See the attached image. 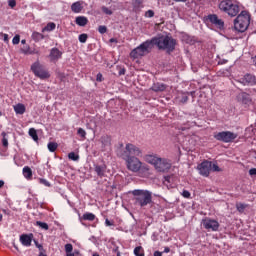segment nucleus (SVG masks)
I'll use <instances>...</instances> for the list:
<instances>
[{"label":"nucleus","mask_w":256,"mask_h":256,"mask_svg":"<svg viewBox=\"0 0 256 256\" xmlns=\"http://www.w3.org/2000/svg\"><path fill=\"white\" fill-rule=\"evenodd\" d=\"M75 23L79 27H85V25H87V23H89V19H87V17H85V16H78L75 19Z\"/></svg>","instance_id":"21"},{"label":"nucleus","mask_w":256,"mask_h":256,"mask_svg":"<svg viewBox=\"0 0 256 256\" xmlns=\"http://www.w3.org/2000/svg\"><path fill=\"white\" fill-rule=\"evenodd\" d=\"M249 175H256V168H251L249 170Z\"/></svg>","instance_id":"53"},{"label":"nucleus","mask_w":256,"mask_h":256,"mask_svg":"<svg viewBox=\"0 0 256 256\" xmlns=\"http://www.w3.org/2000/svg\"><path fill=\"white\" fill-rule=\"evenodd\" d=\"M237 138V134L231 131H222L214 134L216 141H222V143H233Z\"/></svg>","instance_id":"10"},{"label":"nucleus","mask_w":256,"mask_h":256,"mask_svg":"<svg viewBox=\"0 0 256 256\" xmlns=\"http://www.w3.org/2000/svg\"><path fill=\"white\" fill-rule=\"evenodd\" d=\"M218 9L222 13H226L229 17H237L239 15V4L235 0H222L218 4Z\"/></svg>","instance_id":"4"},{"label":"nucleus","mask_w":256,"mask_h":256,"mask_svg":"<svg viewBox=\"0 0 256 256\" xmlns=\"http://www.w3.org/2000/svg\"><path fill=\"white\" fill-rule=\"evenodd\" d=\"M98 31L101 35H104V33H107V26H99Z\"/></svg>","instance_id":"45"},{"label":"nucleus","mask_w":256,"mask_h":256,"mask_svg":"<svg viewBox=\"0 0 256 256\" xmlns=\"http://www.w3.org/2000/svg\"><path fill=\"white\" fill-rule=\"evenodd\" d=\"M38 256H46V255L43 254V252H40V254Z\"/></svg>","instance_id":"63"},{"label":"nucleus","mask_w":256,"mask_h":256,"mask_svg":"<svg viewBox=\"0 0 256 256\" xmlns=\"http://www.w3.org/2000/svg\"><path fill=\"white\" fill-rule=\"evenodd\" d=\"M146 161L147 163H150V165H154L156 171H159L160 173H167V171L171 169V160L166 158H159L154 155H147Z\"/></svg>","instance_id":"3"},{"label":"nucleus","mask_w":256,"mask_h":256,"mask_svg":"<svg viewBox=\"0 0 256 256\" xmlns=\"http://www.w3.org/2000/svg\"><path fill=\"white\" fill-rule=\"evenodd\" d=\"M96 81H98L99 83H101V81H103V74L98 73L96 76Z\"/></svg>","instance_id":"51"},{"label":"nucleus","mask_w":256,"mask_h":256,"mask_svg":"<svg viewBox=\"0 0 256 256\" xmlns=\"http://www.w3.org/2000/svg\"><path fill=\"white\" fill-rule=\"evenodd\" d=\"M33 241V234H22L20 236V243L24 245V247H31V243Z\"/></svg>","instance_id":"16"},{"label":"nucleus","mask_w":256,"mask_h":256,"mask_svg":"<svg viewBox=\"0 0 256 256\" xmlns=\"http://www.w3.org/2000/svg\"><path fill=\"white\" fill-rule=\"evenodd\" d=\"M94 171L100 179H103V177H105V173H107V166L105 164H96L94 165Z\"/></svg>","instance_id":"17"},{"label":"nucleus","mask_w":256,"mask_h":256,"mask_svg":"<svg viewBox=\"0 0 256 256\" xmlns=\"http://www.w3.org/2000/svg\"><path fill=\"white\" fill-rule=\"evenodd\" d=\"M151 49H153L152 40H146L130 52V57L131 59H139L141 57H145V55L151 53Z\"/></svg>","instance_id":"6"},{"label":"nucleus","mask_w":256,"mask_h":256,"mask_svg":"<svg viewBox=\"0 0 256 256\" xmlns=\"http://www.w3.org/2000/svg\"><path fill=\"white\" fill-rule=\"evenodd\" d=\"M80 221H95V214L86 212L80 217Z\"/></svg>","instance_id":"23"},{"label":"nucleus","mask_w":256,"mask_h":256,"mask_svg":"<svg viewBox=\"0 0 256 256\" xmlns=\"http://www.w3.org/2000/svg\"><path fill=\"white\" fill-rule=\"evenodd\" d=\"M21 43H22V45H25V43H27V40L23 39V40H21Z\"/></svg>","instance_id":"61"},{"label":"nucleus","mask_w":256,"mask_h":256,"mask_svg":"<svg viewBox=\"0 0 256 256\" xmlns=\"http://www.w3.org/2000/svg\"><path fill=\"white\" fill-rule=\"evenodd\" d=\"M121 159H131L135 157H143V151L134 144L128 143L125 146V150L120 153Z\"/></svg>","instance_id":"7"},{"label":"nucleus","mask_w":256,"mask_h":256,"mask_svg":"<svg viewBox=\"0 0 256 256\" xmlns=\"http://www.w3.org/2000/svg\"><path fill=\"white\" fill-rule=\"evenodd\" d=\"M153 256H163V252L155 251Z\"/></svg>","instance_id":"54"},{"label":"nucleus","mask_w":256,"mask_h":256,"mask_svg":"<svg viewBox=\"0 0 256 256\" xmlns=\"http://www.w3.org/2000/svg\"><path fill=\"white\" fill-rule=\"evenodd\" d=\"M21 52L24 53V55H33V51H31L29 45H26L23 48H21Z\"/></svg>","instance_id":"34"},{"label":"nucleus","mask_w":256,"mask_h":256,"mask_svg":"<svg viewBox=\"0 0 256 256\" xmlns=\"http://www.w3.org/2000/svg\"><path fill=\"white\" fill-rule=\"evenodd\" d=\"M102 11L105 15H113V11L109 10L106 6H102Z\"/></svg>","instance_id":"42"},{"label":"nucleus","mask_w":256,"mask_h":256,"mask_svg":"<svg viewBox=\"0 0 256 256\" xmlns=\"http://www.w3.org/2000/svg\"><path fill=\"white\" fill-rule=\"evenodd\" d=\"M100 143L102 147V151H109L111 149V136L109 135H103L100 138Z\"/></svg>","instance_id":"15"},{"label":"nucleus","mask_w":256,"mask_h":256,"mask_svg":"<svg viewBox=\"0 0 256 256\" xmlns=\"http://www.w3.org/2000/svg\"><path fill=\"white\" fill-rule=\"evenodd\" d=\"M239 83H242V85H256V78L253 74H246L244 77L239 79Z\"/></svg>","instance_id":"14"},{"label":"nucleus","mask_w":256,"mask_h":256,"mask_svg":"<svg viewBox=\"0 0 256 256\" xmlns=\"http://www.w3.org/2000/svg\"><path fill=\"white\" fill-rule=\"evenodd\" d=\"M175 3H187V0H173Z\"/></svg>","instance_id":"57"},{"label":"nucleus","mask_w":256,"mask_h":256,"mask_svg":"<svg viewBox=\"0 0 256 256\" xmlns=\"http://www.w3.org/2000/svg\"><path fill=\"white\" fill-rule=\"evenodd\" d=\"M34 243H35L36 247L39 249V251H43V245L39 244V242L37 240H34Z\"/></svg>","instance_id":"52"},{"label":"nucleus","mask_w":256,"mask_h":256,"mask_svg":"<svg viewBox=\"0 0 256 256\" xmlns=\"http://www.w3.org/2000/svg\"><path fill=\"white\" fill-rule=\"evenodd\" d=\"M182 103H187L189 101V96L182 94L181 100Z\"/></svg>","instance_id":"50"},{"label":"nucleus","mask_w":256,"mask_h":256,"mask_svg":"<svg viewBox=\"0 0 256 256\" xmlns=\"http://www.w3.org/2000/svg\"><path fill=\"white\" fill-rule=\"evenodd\" d=\"M8 5H9V7H11V9H13V8H15L17 6V1L9 0L8 1Z\"/></svg>","instance_id":"49"},{"label":"nucleus","mask_w":256,"mask_h":256,"mask_svg":"<svg viewBox=\"0 0 256 256\" xmlns=\"http://www.w3.org/2000/svg\"><path fill=\"white\" fill-rule=\"evenodd\" d=\"M251 24V15L247 11H242L234 20V28L239 33H245Z\"/></svg>","instance_id":"5"},{"label":"nucleus","mask_w":256,"mask_h":256,"mask_svg":"<svg viewBox=\"0 0 256 256\" xmlns=\"http://www.w3.org/2000/svg\"><path fill=\"white\" fill-rule=\"evenodd\" d=\"M62 55H63V52H61L59 50V48H52L50 50L49 57H50L51 61H59V59H61Z\"/></svg>","instance_id":"18"},{"label":"nucleus","mask_w":256,"mask_h":256,"mask_svg":"<svg viewBox=\"0 0 256 256\" xmlns=\"http://www.w3.org/2000/svg\"><path fill=\"white\" fill-rule=\"evenodd\" d=\"M134 255H136V256H145V250H143V247L138 246L134 249Z\"/></svg>","instance_id":"31"},{"label":"nucleus","mask_w":256,"mask_h":256,"mask_svg":"<svg viewBox=\"0 0 256 256\" xmlns=\"http://www.w3.org/2000/svg\"><path fill=\"white\" fill-rule=\"evenodd\" d=\"M152 91L155 93H161L167 89V85L161 82L154 83L153 86L151 87Z\"/></svg>","instance_id":"19"},{"label":"nucleus","mask_w":256,"mask_h":256,"mask_svg":"<svg viewBox=\"0 0 256 256\" xmlns=\"http://www.w3.org/2000/svg\"><path fill=\"white\" fill-rule=\"evenodd\" d=\"M57 25L54 22H49L43 29L42 33H45V31H55V28Z\"/></svg>","instance_id":"28"},{"label":"nucleus","mask_w":256,"mask_h":256,"mask_svg":"<svg viewBox=\"0 0 256 256\" xmlns=\"http://www.w3.org/2000/svg\"><path fill=\"white\" fill-rule=\"evenodd\" d=\"M93 256H99L97 253H94Z\"/></svg>","instance_id":"64"},{"label":"nucleus","mask_w":256,"mask_h":256,"mask_svg":"<svg viewBox=\"0 0 256 256\" xmlns=\"http://www.w3.org/2000/svg\"><path fill=\"white\" fill-rule=\"evenodd\" d=\"M58 147H59V145L57 144V142H49L48 143V150L50 151V153H55V151H57Z\"/></svg>","instance_id":"30"},{"label":"nucleus","mask_w":256,"mask_h":256,"mask_svg":"<svg viewBox=\"0 0 256 256\" xmlns=\"http://www.w3.org/2000/svg\"><path fill=\"white\" fill-rule=\"evenodd\" d=\"M207 19L212 25H215L217 29L225 28V22L223 19H220L217 14H210L207 16Z\"/></svg>","instance_id":"13"},{"label":"nucleus","mask_w":256,"mask_h":256,"mask_svg":"<svg viewBox=\"0 0 256 256\" xmlns=\"http://www.w3.org/2000/svg\"><path fill=\"white\" fill-rule=\"evenodd\" d=\"M20 41H21V36L19 35H15L14 38L12 39L13 45H19Z\"/></svg>","instance_id":"40"},{"label":"nucleus","mask_w":256,"mask_h":256,"mask_svg":"<svg viewBox=\"0 0 256 256\" xmlns=\"http://www.w3.org/2000/svg\"><path fill=\"white\" fill-rule=\"evenodd\" d=\"M37 227H40V229H44V231H49V224L41 221L36 222Z\"/></svg>","instance_id":"32"},{"label":"nucleus","mask_w":256,"mask_h":256,"mask_svg":"<svg viewBox=\"0 0 256 256\" xmlns=\"http://www.w3.org/2000/svg\"><path fill=\"white\" fill-rule=\"evenodd\" d=\"M182 196H183L185 199H189V197H191V192L188 191V190H183Z\"/></svg>","instance_id":"46"},{"label":"nucleus","mask_w":256,"mask_h":256,"mask_svg":"<svg viewBox=\"0 0 256 256\" xmlns=\"http://www.w3.org/2000/svg\"><path fill=\"white\" fill-rule=\"evenodd\" d=\"M125 73H126L125 68H122L119 70V75H125Z\"/></svg>","instance_id":"55"},{"label":"nucleus","mask_w":256,"mask_h":256,"mask_svg":"<svg viewBox=\"0 0 256 256\" xmlns=\"http://www.w3.org/2000/svg\"><path fill=\"white\" fill-rule=\"evenodd\" d=\"M145 17H149V18L155 17V12L153 10H148L145 13Z\"/></svg>","instance_id":"48"},{"label":"nucleus","mask_w":256,"mask_h":256,"mask_svg":"<svg viewBox=\"0 0 256 256\" xmlns=\"http://www.w3.org/2000/svg\"><path fill=\"white\" fill-rule=\"evenodd\" d=\"M239 97L240 99H242V103H244V105H248V103H251V97H249V94L241 93Z\"/></svg>","instance_id":"27"},{"label":"nucleus","mask_w":256,"mask_h":256,"mask_svg":"<svg viewBox=\"0 0 256 256\" xmlns=\"http://www.w3.org/2000/svg\"><path fill=\"white\" fill-rule=\"evenodd\" d=\"M179 129H181V131H185V129H189V127H181Z\"/></svg>","instance_id":"62"},{"label":"nucleus","mask_w":256,"mask_h":256,"mask_svg":"<svg viewBox=\"0 0 256 256\" xmlns=\"http://www.w3.org/2000/svg\"><path fill=\"white\" fill-rule=\"evenodd\" d=\"M71 11L73 13H81V11H83V3L81 1L74 2L71 5Z\"/></svg>","instance_id":"20"},{"label":"nucleus","mask_w":256,"mask_h":256,"mask_svg":"<svg viewBox=\"0 0 256 256\" xmlns=\"http://www.w3.org/2000/svg\"><path fill=\"white\" fill-rule=\"evenodd\" d=\"M105 225H106V227H113V225H115V222L106 218L105 219Z\"/></svg>","instance_id":"47"},{"label":"nucleus","mask_w":256,"mask_h":256,"mask_svg":"<svg viewBox=\"0 0 256 256\" xmlns=\"http://www.w3.org/2000/svg\"><path fill=\"white\" fill-rule=\"evenodd\" d=\"M170 251H171L170 247H165L163 253H170Z\"/></svg>","instance_id":"56"},{"label":"nucleus","mask_w":256,"mask_h":256,"mask_svg":"<svg viewBox=\"0 0 256 256\" xmlns=\"http://www.w3.org/2000/svg\"><path fill=\"white\" fill-rule=\"evenodd\" d=\"M1 135L3 137L2 138V145H3V147H9V140L7 139V133L2 132Z\"/></svg>","instance_id":"33"},{"label":"nucleus","mask_w":256,"mask_h":256,"mask_svg":"<svg viewBox=\"0 0 256 256\" xmlns=\"http://www.w3.org/2000/svg\"><path fill=\"white\" fill-rule=\"evenodd\" d=\"M133 11L137 13L143 7V0H132Z\"/></svg>","instance_id":"24"},{"label":"nucleus","mask_w":256,"mask_h":256,"mask_svg":"<svg viewBox=\"0 0 256 256\" xmlns=\"http://www.w3.org/2000/svg\"><path fill=\"white\" fill-rule=\"evenodd\" d=\"M77 135H79L82 139H85L87 132L83 128H78Z\"/></svg>","instance_id":"36"},{"label":"nucleus","mask_w":256,"mask_h":256,"mask_svg":"<svg viewBox=\"0 0 256 256\" xmlns=\"http://www.w3.org/2000/svg\"><path fill=\"white\" fill-rule=\"evenodd\" d=\"M202 225L207 231H219L220 227L219 221L211 218H204L202 220Z\"/></svg>","instance_id":"11"},{"label":"nucleus","mask_w":256,"mask_h":256,"mask_svg":"<svg viewBox=\"0 0 256 256\" xmlns=\"http://www.w3.org/2000/svg\"><path fill=\"white\" fill-rule=\"evenodd\" d=\"M132 195L134 204L138 205V207H147L153 202V195L148 190H133Z\"/></svg>","instance_id":"2"},{"label":"nucleus","mask_w":256,"mask_h":256,"mask_svg":"<svg viewBox=\"0 0 256 256\" xmlns=\"http://www.w3.org/2000/svg\"><path fill=\"white\" fill-rule=\"evenodd\" d=\"M64 248H65V253H66V254H67V253H73V244L68 243V244H66V245L64 246Z\"/></svg>","instance_id":"38"},{"label":"nucleus","mask_w":256,"mask_h":256,"mask_svg":"<svg viewBox=\"0 0 256 256\" xmlns=\"http://www.w3.org/2000/svg\"><path fill=\"white\" fill-rule=\"evenodd\" d=\"M38 181L40 185H44L45 187H51V183H49V181H47V179L45 178H39Z\"/></svg>","instance_id":"37"},{"label":"nucleus","mask_w":256,"mask_h":256,"mask_svg":"<svg viewBox=\"0 0 256 256\" xmlns=\"http://www.w3.org/2000/svg\"><path fill=\"white\" fill-rule=\"evenodd\" d=\"M237 211H239L240 213H243L245 211V204H237Z\"/></svg>","instance_id":"43"},{"label":"nucleus","mask_w":256,"mask_h":256,"mask_svg":"<svg viewBox=\"0 0 256 256\" xmlns=\"http://www.w3.org/2000/svg\"><path fill=\"white\" fill-rule=\"evenodd\" d=\"M151 41L153 47L156 45L160 51H166V53H173L175 51V46L177 45V40L168 35L154 37Z\"/></svg>","instance_id":"1"},{"label":"nucleus","mask_w":256,"mask_h":256,"mask_svg":"<svg viewBox=\"0 0 256 256\" xmlns=\"http://www.w3.org/2000/svg\"><path fill=\"white\" fill-rule=\"evenodd\" d=\"M212 162L209 160H204L202 163L198 165V171L202 175V177H209L211 174Z\"/></svg>","instance_id":"12"},{"label":"nucleus","mask_w":256,"mask_h":256,"mask_svg":"<svg viewBox=\"0 0 256 256\" xmlns=\"http://www.w3.org/2000/svg\"><path fill=\"white\" fill-rule=\"evenodd\" d=\"M68 159H70L71 161H79V154L75 152H70L68 154Z\"/></svg>","instance_id":"35"},{"label":"nucleus","mask_w":256,"mask_h":256,"mask_svg":"<svg viewBox=\"0 0 256 256\" xmlns=\"http://www.w3.org/2000/svg\"><path fill=\"white\" fill-rule=\"evenodd\" d=\"M0 37H3L4 43H9V35L8 34L1 32Z\"/></svg>","instance_id":"44"},{"label":"nucleus","mask_w":256,"mask_h":256,"mask_svg":"<svg viewBox=\"0 0 256 256\" xmlns=\"http://www.w3.org/2000/svg\"><path fill=\"white\" fill-rule=\"evenodd\" d=\"M66 256H75V253H73V252H68V253L66 254Z\"/></svg>","instance_id":"59"},{"label":"nucleus","mask_w":256,"mask_h":256,"mask_svg":"<svg viewBox=\"0 0 256 256\" xmlns=\"http://www.w3.org/2000/svg\"><path fill=\"white\" fill-rule=\"evenodd\" d=\"M32 39L36 43H39V41H43V39H45V36L43 34L39 33V32H33L32 33Z\"/></svg>","instance_id":"25"},{"label":"nucleus","mask_w":256,"mask_h":256,"mask_svg":"<svg viewBox=\"0 0 256 256\" xmlns=\"http://www.w3.org/2000/svg\"><path fill=\"white\" fill-rule=\"evenodd\" d=\"M23 175L26 179H31V177H33V171L29 168V166L23 168Z\"/></svg>","instance_id":"26"},{"label":"nucleus","mask_w":256,"mask_h":256,"mask_svg":"<svg viewBox=\"0 0 256 256\" xmlns=\"http://www.w3.org/2000/svg\"><path fill=\"white\" fill-rule=\"evenodd\" d=\"M110 43H117V39L111 38V39H110Z\"/></svg>","instance_id":"58"},{"label":"nucleus","mask_w":256,"mask_h":256,"mask_svg":"<svg viewBox=\"0 0 256 256\" xmlns=\"http://www.w3.org/2000/svg\"><path fill=\"white\" fill-rule=\"evenodd\" d=\"M126 163V167L128 171H131L132 173H139L141 171V167L143 166V162L139 160V158H124L123 159Z\"/></svg>","instance_id":"8"},{"label":"nucleus","mask_w":256,"mask_h":256,"mask_svg":"<svg viewBox=\"0 0 256 256\" xmlns=\"http://www.w3.org/2000/svg\"><path fill=\"white\" fill-rule=\"evenodd\" d=\"M211 171L219 173V171H221V168H219V165H217L216 163L212 162Z\"/></svg>","instance_id":"41"},{"label":"nucleus","mask_w":256,"mask_h":256,"mask_svg":"<svg viewBox=\"0 0 256 256\" xmlns=\"http://www.w3.org/2000/svg\"><path fill=\"white\" fill-rule=\"evenodd\" d=\"M80 43H87L88 36L87 34H80L78 37Z\"/></svg>","instance_id":"39"},{"label":"nucleus","mask_w":256,"mask_h":256,"mask_svg":"<svg viewBox=\"0 0 256 256\" xmlns=\"http://www.w3.org/2000/svg\"><path fill=\"white\" fill-rule=\"evenodd\" d=\"M14 111L16 115H23V113L26 111L25 104L18 103L14 106Z\"/></svg>","instance_id":"22"},{"label":"nucleus","mask_w":256,"mask_h":256,"mask_svg":"<svg viewBox=\"0 0 256 256\" xmlns=\"http://www.w3.org/2000/svg\"><path fill=\"white\" fill-rule=\"evenodd\" d=\"M31 71L34 73L35 77H39V79H49L50 75L45 67L39 63V61L34 62L31 65Z\"/></svg>","instance_id":"9"},{"label":"nucleus","mask_w":256,"mask_h":256,"mask_svg":"<svg viewBox=\"0 0 256 256\" xmlns=\"http://www.w3.org/2000/svg\"><path fill=\"white\" fill-rule=\"evenodd\" d=\"M5 185V182L3 180H0V189Z\"/></svg>","instance_id":"60"},{"label":"nucleus","mask_w":256,"mask_h":256,"mask_svg":"<svg viewBox=\"0 0 256 256\" xmlns=\"http://www.w3.org/2000/svg\"><path fill=\"white\" fill-rule=\"evenodd\" d=\"M28 133L33 141H39V136L37 135V130H35V128H30Z\"/></svg>","instance_id":"29"}]
</instances>
